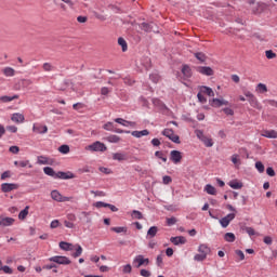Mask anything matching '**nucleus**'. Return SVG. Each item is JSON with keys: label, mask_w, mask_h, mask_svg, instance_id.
I'll return each mask as SVG.
<instances>
[{"label": "nucleus", "mask_w": 277, "mask_h": 277, "mask_svg": "<svg viewBox=\"0 0 277 277\" xmlns=\"http://www.w3.org/2000/svg\"><path fill=\"white\" fill-rule=\"evenodd\" d=\"M205 259H207V255H205V254H202V253L196 254V255L194 256V260H195V261H205Z\"/></svg>", "instance_id": "obj_61"}, {"label": "nucleus", "mask_w": 277, "mask_h": 277, "mask_svg": "<svg viewBox=\"0 0 277 277\" xmlns=\"http://www.w3.org/2000/svg\"><path fill=\"white\" fill-rule=\"evenodd\" d=\"M198 252H200V254H205V256H207V254H209V252H211V249L207 245H200L198 248Z\"/></svg>", "instance_id": "obj_30"}, {"label": "nucleus", "mask_w": 277, "mask_h": 277, "mask_svg": "<svg viewBox=\"0 0 277 277\" xmlns=\"http://www.w3.org/2000/svg\"><path fill=\"white\" fill-rule=\"evenodd\" d=\"M211 107H222V105H228V101L220 100V98H212L210 101Z\"/></svg>", "instance_id": "obj_16"}, {"label": "nucleus", "mask_w": 277, "mask_h": 277, "mask_svg": "<svg viewBox=\"0 0 277 277\" xmlns=\"http://www.w3.org/2000/svg\"><path fill=\"white\" fill-rule=\"evenodd\" d=\"M83 107H85V105L83 103H76V104L72 105V108L76 111H79V109H83Z\"/></svg>", "instance_id": "obj_57"}, {"label": "nucleus", "mask_w": 277, "mask_h": 277, "mask_svg": "<svg viewBox=\"0 0 277 277\" xmlns=\"http://www.w3.org/2000/svg\"><path fill=\"white\" fill-rule=\"evenodd\" d=\"M11 120H12V122H16V124H21V123L25 122V115H23L21 113H15L12 115Z\"/></svg>", "instance_id": "obj_14"}, {"label": "nucleus", "mask_w": 277, "mask_h": 277, "mask_svg": "<svg viewBox=\"0 0 277 277\" xmlns=\"http://www.w3.org/2000/svg\"><path fill=\"white\" fill-rule=\"evenodd\" d=\"M141 29H142L143 31H146L147 34H149L150 31H153V24L143 22V23L141 24Z\"/></svg>", "instance_id": "obj_26"}, {"label": "nucleus", "mask_w": 277, "mask_h": 277, "mask_svg": "<svg viewBox=\"0 0 277 277\" xmlns=\"http://www.w3.org/2000/svg\"><path fill=\"white\" fill-rule=\"evenodd\" d=\"M205 192H207V194H209L210 196H215V194H217V190L211 184L206 185Z\"/></svg>", "instance_id": "obj_24"}, {"label": "nucleus", "mask_w": 277, "mask_h": 277, "mask_svg": "<svg viewBox=\"0 0 277 277\" xmlns=\"http://www.w3.org/2000/svg\"><path fill=\"white\" fill-rule=\"evenodd\" d=\"M93 206H95L96 207V209H101V208H103V207H108L107 206V203H105V202H103V201H97V202H95Z\"/></svg>", "instance_id": "obj_62"}, {"label": "nucleus", "mask_w": 277, "mask_h": 277, "mask_svg": "<svg viewBox=\"0 0 277 277\" xmlns=\"http://www.w3.org/2000/svg\"><path fill=\"white\" fill-rule=\"evenodd\" d=\"M52 263H57V265H70V259L62 255H55L49 259Z\"/></svg>", "instance_id": "obj_4"}, {"label": "nucleus", "mask_w": 277, "mask_h": 277, "mask_svg": "<svg viewBox=\"0 0 277 277\" xmlns=\"http://www.w3.org/2000/svg\"><path fill=\"white\" fill-rule=\"evenodd\" d=\"M141 276L143 277H150V273L146 269H141Z\"/></svg>", "instance_id": "obj_64"}, {"label": "nucleus", "mask_w": 277, "mask_h": 277, "mask_svg": "<svg viewBox=\"0 0 277 277\" xmlns=\"http://www.w3.org/2000/svg\"><path fill=\"white\" fill-rule=\"evenodd\" d=\"M118 44L122 48L123 53L127 52V50L129 49V47L127 45V40H124V38L122 37L118 38Z\"/></svg>", "instance_id": "obj_34"}, {"label": "nucleus", "mask_w": 277, "mask_h": 277, "mask_svg": "<svg viewBox=\"0 0 277 277\" xmlns=\"http://www.w3.org/2000/svg\"><path fill=\"white\" fill-rule=\"evenodd\" d=\"M58 153H62V155H68V153H70V146H68V145L60 146Z\"/></svg>", "instance_id": "obj_40"}, {"label": "nucleus", "mask_w": 277, "mask_h": 277, "mask_svg": "<svg viewBox=\"0 0 277 277\" xmlns=\"http://www.w3.org/2000/svg\"><path fill=\"white\" fill-rule=\"evenodd\" d=\"M224 239H225V241H227L228 243H233V242L237 239V237H236L235 234H233V233H226V234L224 235Z\"/></svg>", "instance_id": "obj_33"}, {"label": "nucleus", "mask_w": 277, "mask_h": 277, "mask_svg": "<svg viewBox=\"0 0 277 277\" xmlns=\"http://www.w3.org/2000/svg\"><path fill=\"white\" fill-rule=\"evenodd\" d=\"M122 272L123 274H131V272H133V267H131V264H127L123 266Z\"/></svg>", "instance_id": "obj_53"}, {"label": "nucleus", "mask_w": 277, "mask_h": 277, "mask_svg": "<svg viewBox=\"0 0 277 277\" xmlns=\"http://www.w3.org/2000/svg\"><path fill=\"white\" fill-rule=\"evenodd\" d=\"M195 135L205 144L207 148H211L213 146V138L205 135L202 130H195Z\"/></svg>", "instance_id": "obj_1"}, {"label": "nucleus", "mask_w": 277, "mask_h": 277, "mask_svg": "<svg viewBox=\"0 0 277 277\" xmlns=\"http://www.w3.org/2000/svg\"><path fill=\"white\" fill-rule=\"evenodd\" d=\"M14 222H15V220L10 216L0 215V227L1 228L12 226V224H14Z\"/></svg>", "instance_id": "obj_8"}, {"label": "nucleus", "mask_w": 277, "mask_h": 277, "mask_svg": "<svg viewBox=\"0 0 277 277\" xmlns=\"http://www.w3.org/2000/svg\"><path fill=\"white\" fill-rule=\"evenodd\" d=\"M9 150H10L13 155H18V153H21V148H19L18 146H16V145L11 146V147L9 148Z\"/></svg>", "instance_id": "obj_51"}, {"label": "nucleus", "mask_w": 277, "mask_h": 277, "mask_svg": "<svg viewBox=\"0 0 277 277\" xmlns=\"http://www.w3.org/2000/svg\"><path fill=\"white\" fill-rule=\"evenodd\" d=\"M60 226V221L54 220L51 222L50 227L51 228H57Z\"/></svg>", "instance_id": "obj_63"}, {"label": "nucleus", "mask_w": 277, "mask_h": 277, "mask_svg": "<svg viewBox=\"0 0 277 277\" xmlns=\"http://www.w3.org/2000/svg\"><path fill=\"white\" fill-rule=\"evenodd\" d=\"M58 246H60L61 250H64L65 252H70V251L75 250V246L70 242L61 241Z\"/></svg>", "instance_id": "obj_15"}, {"label": "nucleus", "mask_w": 277, "mask_h": 277, "mask_svg": "<svg viewBox=\"0 0 277 277\" xmlns=\"http://www.w3.org/2000/svg\"><path fill=\"white\" fill-rule=\"evenodd\" d=\"M51 198H52V200H55L56 202H61L62 201V194L57 190H52L51 192Z\"/></svg>", "instance_id": "obj_29"}, {"label": "nucleus", "mask_w": 277, "mask_h": 277, "mask_svg": "<svg viewBox=\"0 0 277 277\" xmlns=\"http://www.w3.org/2000/svg\"><path fill=\"white\" fill-rule=\"evenodd\" d=\"M149 79H151L154 83H159V79H161V77H159L157 72H154L149 75Z\"/></svg>", "instance_id": "obj_44"}, {"label": "nucleus", "mask_w": 277, "mask_h": 277, "mask_svg": "<svg viewBox=\"0 0 277 277\" xmlns=\"http://www.w3.org/2000/svg\"><path fill=\"white\" fill-rule=\"evenodd\" d=\"M170 241L173 246H184V243H187L185 236L171 237Z\"/></svg>", "instance_id": "obj_10"}, {"label": "nucleus", "mask_w": 277, "mask_h": 277, "mask_svg": "<svg viewBox=\"0 0 277 277\" xmlns=\"http://www.w3.org/2000/svg\"><path fill=\"white\" fill-rule=\"evenodd\" d=\"M194 57L200 62V64H205L207 62V54L202 52H195Z\"/></svg>", "instance_id": "obj_20"}, {"label": "nucleus", "mask_w": 277, "mask_h": 277, "mask_svg": "<svg viewBox=\"0 0 277 277\" xmlns=\"http://www.w3.org/2000/svg\"><path fill=\"white\" fill-rule=\"evenodd\" d=\"M265 55H266L267 60H274V57H276V53H274V51H272V50H267L265 52Z\"/></svg>", "instance_id": "obj_52"}, {"label": "nucleus", "mask_w": 277, "mask_h": 277, "mask_svg": "<svg viewBox=\"0 0 277 277\" xmlns=\"http://www.w3.org/2000/svg\"><path fill=\"white\" fill-rule=\"evenodd\" d=\"M55 65L51 64V63H44L43 64V70H55Z\"/></svg>", "instance_id": "obj_47"}, {"label": "nucleus", "mask_w": 277, "mask_h": 277, "mask_svg": "<svg viewBox=\"0 0 277 277\" xmlns=\"http://www.w3.org/2000/svg\"><path fill=\"white\" fill-rule=\"evenodd\" d=\"M15 98H18V95H13V96H1L0 101H2L3 103H10L11 101H15Z\"/></svg>", "instance_id": "obj_41"}, {"label": "nucleus", "mask_w": 277, "mask_h": 277, "mask_svg": "<svg viewBox=\"0 0 277 277\" xmlns=\"http://www.w3.org/2000/svg\"><path fill=\"white\" fill-rule=\"evenodd\" d=\"M153 104L155 105V107H160L161 109H168L166 107V104H163V102H161V100L159 98H154Z\"/></svg>", "instance_id": "obj_39"}, {"label": "nucleus", "mask_w": 277, "mask_h": 277, "mask_svg": "<svg viewBox=\"0 0 277 277\" xmlns=\"http://www.w3.org/2000/svg\"><path fill=\"white\" fill-rule=\"evenodd\" d=\"M90 215H91L90 212L83 211L80 213V220H82V217H84L87 224H92V216H90Z\"/></svg>", "instance_id": "obj_27"}, {"label": "nucleus", "mask_w": 277, "mask_h": 277, "mask_svg": "<svg viewBox=\"0 0 277 277\" xmlns=\"http://www.w3.org/2000/svg\"><path fill=\"white\" fill-rule=\"evenodd\" d=\"M43 172H44V174H47L48 176H52L53 179H55V176L57 174V173H55V170H53V168H51V167H44Z\"/></svg>", "instance_id": "obj_31"}, {"label": "nucleus", "mask_w": 277, "mask_h": 277, "mask_svg": "<svg viewBox=\"0 0 277 277\" xmlns=\"http://www.w3.org/2000/svg\"><path fill=\"white\" fill-rule=\"evenodd\" d=\"M262 137H268L269 140H276L277 132H276V130H264L262 132Z\"/></svg>", "instance_id": "obj_17"}, {"label": "nucleus", "mask_w": 277, "mask_h": 277, "mask_svg": "<svg viewBox=\"0 0 277 277\" xmlns=\"http://www.w3.org/2000/svg\"><path fill=\"white\" fill-rule=\"evenodd\" d=\"M133 263H137L136 267L140 268L142 265H148L150 263V260L145 259L144 255H136L133 260Z\"/></svg>", "instance_id": "obj_9"}, {"label": "nucleus", "mask_w": 277, "mask_h": 277, "mask_svg": "<svg viewBox=\"0 0 277 277\" xmlns=\"http://www.w3.org/2000/svg\"><path fill=\"white\" fill-rule=\"evenodd\" d=\"M81 254H83V248L81 247V245H77L76 252L72 253L71 256H74V259H79Z\"/></svg>", "instance_id": "obj_35"}, {"label": "nucleus", "mask_w": 277, "mask_h": 277, "mask_svg": "<svg viewBox=\"0 0 277 277\" xmlns=\"http://www.w3.org/2000/svg\"><path fill=\"white\" fill-rule=\"evenodd\" d=\"M32 131H34V133H38V134L42 135L49 131V128L47 126H42V124H34Z\"/></svg>", "instance_id": "obj_13"}, {"label": "nucleus", "mask_w": 277, "mask_h": 277, "mask_svg": "<svg viewBox=\"0 0 277 277\" xmlns=\"http://www.w3.org/2000/svg\"><path fill=\"white\" fill-rule=\"evenodd\" d=\"M150 132L148 130H142V131H133L132 135L133 137H144V135H149Z\"/></svg>", "instance_id": "obj_23"}, {"label": "nucleus", "mask_w": 277, "mask_h": 277, "mask_svg": "<svg viewBox=\"0 0 277 277\" xmlns=\"http://www.w3.org/2000/svg\"><path fill=\"white\" fill-rule=\"evenodd\" d=\"M110 230L113 233H117V234L124 233V235H127L128 228L127 227H111Z\"/></svg>", "instance_id": "obj_42"}, {"label": "nucleus", "mask_w": 277, "mask_h": 277, "mask_svg": "<svg viewBox=\"0 0 277 277\" xmlns=\"http://www.w3.org/2000/svg\"><path fill=\"white\" fill-rule=\"evenodd\" d=\"M115 122H117L118 124H122L123 127H127V124H130V127H135V122L133 121H127L122 118H117L115 119ZM126 122V123H124Z\"/></svg>", "instance_id": "obj_28"}, {"label": "nucleus", "mask_w": 277, "mask_h": 277, "mask_svg": "<svg viewBox=\"0 0 277 277\" xmlns=\"http://www.w3.org/2000/svg\"><path fill=\"white\" fill-rule=\"evenodd\" d=\"M242 229L246 230L249 237H253V235H256V232L252 227H245Z\"/></svg>", "instance_id": "obj_46"}, {"label": "nucleus", "mask_w": 277, "mask_h": 277, "mask_svg": "<svg viewBox=\"0 0 277 277\" xmlns=\"http://www.w3.org/2000/svg\"><path fill=\"white\" fill-rule=\"evenodd\" d=\"M248 102L250 103L251 107H254V109H263L256 96L253 95L251 98H248Z\"/></svg>", "instance_id": "obj_18"}, {"label": "nucleus", "mask_w": 277, "mask_h": 277, "mask_svg": "<svg viewBox=\"0 0 277 277\" xmlns=\"http://www.w3.org/2000/svg\"><path fill=\"white\" fill-rule=\"evenodd\" d=\"M235 217H236L235 213H229L226 216L222 217L220 220V224L222 228H228V225L233 222V220H235Z\"/></svg>", "instance_id": "obj_5"}, {"label": "nucleus", "mask_w": 277, "mask_h": 277, "mask_svg": "<svg viewBox=\"0 0 277 277\" xmlns=\"http://www.w3.org/2000/svg\"><path fill=\"white\" fill-rule=\"evenodd\" d=\"M113 159L115 161H127V154L123 153H115L113 154Z\"/></svg>", "instance_id": "obj_21"}, {"label": "nucleus", "mask_w": 277, "mask_h": 277, "mask_svg": "<svg viewBox=\"0 0 277 277\" xmlns=\"http://www.w3.org/2000/svg\"><path fill=\"white\" fill-rule=\"evenodd\" d=\"M266 174H267L268 176H276V171H274V168L268 167V168L266 169Z\"/></svg>", "instance_id": "obj_60"}, {"label": "nucleus", "mask_w": 277, "mask_h": 277, "mask_svg": "<svg viewBox=\"0 0 277 277\" xmlns=\"http://www.w3.org/2000/svg\"><path fill=\"white\" fill-rule=\"evenodd\" d=\"M157 233H159V227H157V226H151V227L147 230V238H148V239H153V238L157 237Z\"/></svg>", "instance_id": "obj_19"}, {"label": "nucleus", "mask_w": 277, "mask_h": 277, "mask_svg": "<svg viewBox=\"0 0 277 277\" xmlns=\"http://www.w3.org/2000/svg\"><path fill=\"white\" fill-rule=\"evenodd\" d=\"M232 162L234 163V166H237L239 163H241L240 159H239V155L235 154L232 156Z\"/></svg>", "instance_id": "obj_49"}, {"label": "nucleus", "mask_w": 277, "mask_h": 277, "mask_svg": "<svg viewBox=\"0 0 277 277\" xmlns=\"http://www.w3.org/2000/svg\"><path fill=\"white\" fill-rule=\"evenodd\" d=\"M12 176V172L11 171H4L1 174V181H5V179H10Z\"/></svg>", "instance_id": "obj_56"}, {"label": "nucleus", "mask_w": 277, "mask_h": 277, "mask_svg": "<svg viewBox=\"0 0 277 277\" xmlns=\"http://www.w3.org/2000/svg\"><path fill=\"white\" fill-rule=\"evenodd\" d=\"M156 263H157L158 267H161V265H163V253H161L157 256Z\"/></svg>", "instance_id": "obj_54"}, {"label": "nucleus", "mask_w": 277, "mask_h": 277, "mask_svg": "<svg viewBox=\"0 0 277 277\" xmlns=\"http://www.w3.org/2000/svg\"><path fill=\"white\" fill-rule=\"evenodd\" d=\"M235 254H236V256L239 258V261H243L246 259V254H243V251H241L239 249L235 251Z\"/></svg>", "instance_id": "obj_50"}, {"label": "nucleus", "mask_w": 277, "mask_h": 277, "mask_svg": "<svg viewBox=\"0 0 277 277\" xmlns=\"http://www.w3.org/2000/svg\"><path fill=\"white\" fill-rule=\"evenodd\" d=\"M37 163H39V166H49V158L45 156H38Z\"/></svg>", "instance_id": "obj_32"}, {"label": "nucleus", "mask_w": 277, "mask_h": 277, "mask_svg": "<svg viewBox=\"0 0 277 277\" xmlns=\"http://www.w3.org/2000/svg\"><path fill=\"white\" fill-rule=\"evenodd\" d=\"M170 159L173 161V163H181V160L183 159V155H181V151L179 150H171Z\"/></svg>", "instance_id": "obj_11"}, {"label": "nucleus", "mask_w": 277, "mask_h": 277, "mask_svg": "<svg viewBox=\"0 0 277 277\" xmlns=\"http://www.w3.org/2000/svg\"><path fill=\"white\" fill-rule=\"evenodd\" d=\"M155 157H158V159H161L164 163L168 161V157H164L162 151H156Z\"/></svg>", "instance_id": "obj_48"}, {"label": "nucleus", "mask_w": 277, "mask_h": 277, "mask_svg": "<svg viewBox=\"0 0 277 277\" xmlns=\"http://www.w3.org/2000/svg\"><path fill=\"white\" fill-rule=\"evenodd\" d=\"M106 140L110 144H118V142H120V136L113 134V135H109L108 137H106Z\"/></svg>", "instance_id": "obj_38"}, {"label": "nucleus", "mask_w": 277, "mask_h": 277, "mask_svg": "<svg viewBox=\"0 0 277 277\" xmlns=\"http://www.w3.org/2000/svg\"><path fill=\"white\" fill-rule=\"evenodd\" d=\"M132 217H135V220H142L144 217V215L142 214V212H140L137 210H133Z\"/></svg>", "instance_id": "obj_45"}, {"label": "nucleus", "mask_w": 277, "mask_h": 277, "mask_svg": "<svg viewBox=\"0 0 277 277\" xmlns=\"http://www.w3.org/2000/svg\"><path fill=\"white\" fill-rule=\"evenodd\" d=\"M203 93L199 91V93L197 94V98L199 101V103H207V97H205V95H202Z\"/></svg>", "instance_id": "obj_58"}, {"label": "nucleus", "mask_w": 277, "mask_h": 277, "mask_svg": "<svg viewBox=\"0 0 277 277\" xmlns=\"http://www.w3.org/2000/svg\"><path fill=\"white\" fill-rule=\"evenodd\" d=\"M162 135H164V137L170 138L171 142H173L174 144H181V137L174 134V130L172 129H164L162 131Z\"/></svg>", "instance_id": "obj_3"}, {"label": "nucleus", "mask_w": 277, "mask_h": 277, "mask_svg": "<svg viewBox=\"0 0 277 277\" xmlns=\"http://www.w3.org/2000/svg\"><path fill=\"white\" fill-rule=\"evenodd\" d=\"M176 78L182 82L189 81L192 78V70H180L176 72Z\"/></svg>", "instance_id": "obj_6"}, {"label": "nucleus", "mask_w": 277, "mask_h": 277, "mask_svg": "<svg viewBox=\"0 0 277 277\" xmlns=\"http://www.w3.org/2000/svg\"><path fill=\"white\" fill-rule=\"evenodd\" d=\"M87 150H92L93 153H105V150H107V146L105 145V143L96 141L93 144L89 145L87 147Z\"/></svg>", "instance_id": "obj_2"}, {"label": "nucleus", "mask_w": 277, "mask_h": 277, "mask_svg": "<svg viewBox=\"0 0 277 277\" xmlns=\"http://www.w3.org/2000/svg\"><path fill=\"white\" fill-rule=\"evenodd\" d=\"M263 241L264 243H266V246H272L274 239L272 238V236H265Z\"/></svg>", "instance_id": "obj_59"}, {"label": "nucleus", "mask_w": 277, "mask_h": 277, "mask_svg": "<svg viewBox=\"0 0 277 277\" xmlns=\"http://www.w3.org/2000/svg\"><path fill=\"white\" fill-rule=\"evenodd\" d=\"M256 92H259L260 94H265V92H267V85L264 83H259L255 88Z\"/></svg>", "instance_id": "obj_37"}, {"label": "nucleus", "mask_w": 277, "mask_h": 277, "mask_svg": "<svg viewBox=\"0 0 277 277\" xmlns=\"http://www.w3.org/2000/svg\"><path fill=\"white\" fill-rule=\"evenodd\" d=\"M176 222H177V220L174 216L167 219L168 226H174V224H176Z\"/></svg>", "instance_id": "obj_55"}, {"label": "nucleus", "mask_w": 277, "mask_h": 277, "mask_svg": "<svg viewBox=\"0 0 277 277\" xmlns=\"http://www.w3.org/2000/svg\"><path fill=\"white\" fill-rule=\"evenodd\" d=\"M199 92H201V94H207L208 96H215L213 89L209 87H201Z\"/></svg>", "instance_id": "obj_22"}, {"label": "nucleus", "mask_w": 277, "mask_h": 277, "mask_svg": "<svg viewBox=\"0 0 277 277\" xmlns=\"http://www.w3.org/2000/svg\"><path fill=\"white\" fill-rule=\"evenodd\" d=\"M229 187H232V189H241V187H243V183L234 180L232 182H229Z\"/></svg>", "instance_id": "obj_25"}, {"label": "nucleus", "mask_w": 277, "mask_h": 277, "mask_svg": "<svg viewBox=\"0 0 277 277\" xmlns=\"http://www.w3.org/2000/svg\"><path fill=\"white\" fill-rule=\"evenodd\" d=\"M255 168L260 173L265 172V166L261 161L255 162Z\"/></svg>", "instance_id": "obj_43"}, {"label": "nucleus", "mask_w": 277, "mask_h": 277, "mask_svg": "<svg viewBox=\"0 0 277 277\" xmlns=\"http://www.w3.org/2000/svg\"><path fill=\"white\" fill-rule=\"evenodd\" d=\"M14 189H18V184H14V183L1 184V192H3V194H10V192H14Z\"/></svg>", "instance_id": "obj_7"}, {"label": "nucleus", "mask_w": 277, "mask_h": 277, "mask_svg": "<svg viewBox=\"0 0 277 277\" xmlns=\"http://www.w3.org/2000/svg\"><path fill=\"white\" fill-rule=\"evenodd\" d=\"M55 179H62L63 181H66L68 179H75V174L71 172L58 171L55 175Z\"/></svg>", "instance_id": "obj_12"}, {"label": "nucleus", "mask_w": 277, "mask_h": 277, "mask_svg": "<svg viewBox=\"0 0 277 277\" xmlns=\"http://www.w3.org/2000/svg\"><path fill=\"white\" fill-rule=\"evenodd\" d=\"M29 215V206H26L24 210H22L18 214L19 220H25Z\"/></svg>", "instance_id": "obj_36"}]
</instances>
